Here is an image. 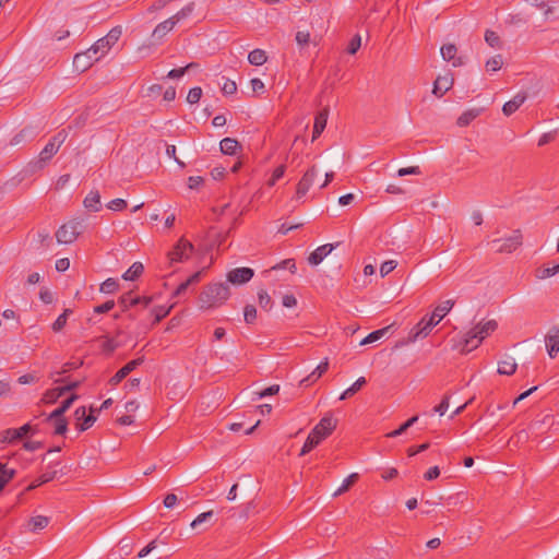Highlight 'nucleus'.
Here are the masks:
<instances>
[{"label":"nucleus","mask_w":559,"mask_h":559,"mask_svg":"<svg viewBox=\"0 0 559 559\" xmlns=\"http://www.w3.org/2000/svg\"><path fill=\"white\" fill-rule=\"evenodd\" d=\"M497 328L498 323L496 320H488L476 324L466 333L463 342L461 343V353L467 354L477 348L487 336L497 330Z\"/></svg>","instance_id":"f257e3e1"},{"label":"nucleus","mask_w":559,"mask_h":559,"mask_svg":"<svg viewBox=\"0 0 559 559\" xmlns=\"http://www.w3.org/2000/svg\"><path fill=\"white\" fill-rule=\"evenodd\" d=\"M229 286L225 283H214L205 286L200 294L201 308L210 309L223 305L229 297Z\"/></svg>","instance_id":"f03ea898"},{"label":"nucleus","mask_w":559,"mask_h":559,"mask_svg":"<svg viewBox=\"0 0 559 559\" xmlns=\"http://www.w3.org/2000/svg\"><path fill=\"white\" fill-rule=\"evenodd\" d=\"M68 132L62 129L57 132L39 152L38 157L29 163L34 170H39L46 167L51 158L58 153L60 146L64 143Z\"/></svg>","instance_id":"7ed1b4c3"},{"label":"nucleus","mask_w":559,"mask_h":559,"mask_svg":"<svg viewBox=\"0 0 559 559\" xmlns=\"http://www.w3.org/2000/svg\"><path fill=\"white\" fill-rule=\"evenodd\" d=\"M84 229L85 224L83 219H71L58 228L56 231V239L59 243H72L84 231Z\"/></svg>","instance_id":"20e7f679"},{"label":"nucleus","mask_w":559,"mask_h":559,"mask_svg":"<svg viewBox=\"0 0 559 559\" xmlns=\"http://www.w3.org/2000/svg\"><path fill=\"white\" fill-rule=\"evenodd\" d=\"M122 27H112L106 36L99 38L93 46L92 50L94 55L100 52V57L104 56L121 37Z\"/></svg>","instance_id":"39448f33"},{"label":"nucleus","mask_w":559,"mask_h":559,"mask_svg":"<svg viewBox=\"0 0 559 559\" xmlns=\"http://www.w3.org/2000/svg\"><path fill=\"white\" fill-rule=\"evenodd\" d=\"M522 242L523 236L520 229L513 230L508 238L492 240V245L497 246L496 251L499 253H511L521 247Z\"/></svg>","instance_id":"423d86ee"},{"label":"nucleus","mask_w":559,"mask_h":559,"mask_svg":"<svg viewBox=\"0 0 559 559\" xmlns=\"http://www.w3.org/2000/svg\"><path fill=\"white\" fill-rule=\"evenodd\" d=\"M193 250L194 246L189 240L180 238L174 249L168 253L170 263L182 262L189 259Z\"/></svg>","instance_id":"0eeeda50"},{"label":"nucleus","mask_w":559,"mask_h":559,"mask_svg":"<svg viewBox=\"0 0 559 559\" xmlns=\"http://www.w3.org/2000/svg\"><path fill=\"white\" fill-rule=\"evenodd\" d=\"M436 326V321L429 320L427 316H425L408 333L407 342L413 343L420 337H426L429 335L431 330Z\"/></svg>","instance_id":"6e6552de"},{"label":"nucleus","mask_w":559,"mask_h":559,"mask_svg":"<svg viewBox=\"0 0 559 559\" xmlns=\"http://www.w3.org/2000/svg\"><path fill=\"white\" fill-rule=\"evenodd\" d=\"M337 420L331 413H326L320 421L314 426L312 432L324 440L328 438L336 428Z\"/></svg>","instance_id":"1a4fd4ad"},{"label":"nucleus","mask_w":559,"mask_h":559,"mask_svg":"<svg viewBox=\"0 0 559 559\" xmlns=\"http://www.w3.org/2000/svg\"><path fill=\"white\" fill-rule=\"evenodd\" d=\"M151 302V297L133 296L132 292L124 293L118 299V305L121 307L123 312L128 311L130 308L136 305H142L144 308H146Z\"/></svg>","instance_id":"9d476101"},{"label":"nucleus","mask_w":559,"mask_h":559,"mask_svg":"<svg viewBox=\"0 0 559 559\" xmlns=\"http://www.w3.org/2000/svg\"><path fill=\"white\" fill-rule=\"evenodd\" d=\"M99 57H96V55L93 53L92 47L88 48L86 51L79 52L73 58V67L79 72H84L88 70L94 61H97Z\"/></svg>","instance_id":"9b49d317"},{"label":"nucleus","mask_w":559,"mask_h":559,"mask_svg":"<svg viewBox=\"0 0 559 559\" xmlns=\"http://www.w3.org/2000/svg\"><path fill=\"white\" fill-rule=\"evenodd\" d=\"M318 176V170L316 166L310 167L302 176V178L297 183L296 188V198H304L309 189L311 188L316 177Z\"/></svg>","instance_id":"f8f14e48"},{"label":"nucleus","mask_w":559,"mask_h":559,"mask_svg":"<svg viewBox=\"0 0 559 559\" xmlns=\"http://www.w3.org/2000/svg\"><path fill=\"white\" fill-rule=\"evenodd\" d=\"M144 361L143 357L133 359L127 362L122 368H120L110 379L109 384L111 386L118 385L124 378L129 376L133 370H135Z\"/></svg>","instance_id":"ddd939ff"},{"label":"nucleus","mask_w":559,"mask_h":559,"mask_svg":"<svg viewBox=\"0 0 559 559\" xmlns=\"http://www.w3.org/2000/svg\"><path fill=\"white\" fill-rule=\"evenodd\" d=\"M254 275L250 267H237L227 273V281L234 285L248 283Z\"/></svg>","instance_id":"4468645a"},{"label":"nucleus","mask_w":559,"mask_h":559,"mask_svg":"<svg viewBox=\"0 0 559 559\" xmlns=\"http://www.w3.org/2000/svg\"><path fill=\"white\" fill-rule=\"evenodd\" d=\"M329 117V108L324 107L320 110L314 117L313 130H312V141L317 140L321 133L324 131Z\"/></svg>","instance_id":"2eb2a0df"},{"label":"nucleus","mask_w":559,"mask_h":559,"mask_svg":"<svg viewBox=\"0 0 559 559\" xmlns=\"http://www.w3.org/2000/svg\"><path fill=\"white\" fill-rule=\"evenodd\" d=\"M548 355L554 358L559 352V328L554 326L545 338Z\"/></svg>","instance_id":"dca6fc26"},{"label":"nucleus","mask_w":559,"mask_h":559,"mask_svg":"<svg viewBox=\"0 0 559 559\" xmlns=\"http://www.w3.org/2000/svg\"><path fill=\"white\" fill-rule=\"evenodd\" d=\"M527 94L525 92L518 93L511 100L504 103L502 112L509 117L514 114L526 100Z\"/></svg>","instance_id":"f3484780"},{"label":"nucleus","mask_w":559,"mask_h":559,"mask_svg":"<svg viewBox=\"0 0 559 559\" xmlns=\"http://www.w3.org/2000/svg\"><path fill=\"white\" fill-rule=\"evenodd\" d=\"M453 85V78L449 75L444 76H437V79L433 82V90L432 93L437 97H442Z\"/></svg>","instance_id":"a211bd4d"},{"label":"nucleus","mask_w":559,"mask_h":559,"mask_svg":"<svg viewBox=\"0 0 559 559\" xmlns=\"http://www.w3.org/2000/svg\"><path fill=\"white\" fill-rule=\"evenodd\" d=\"M333 245L326 243L323 246L318 247L314 251H312L308 257V262L311 265H318L320 264L323 259L331 253L333 250Z\"/></svg>","instance_id":"6ab92c4d"},{"label":"nucleus","mask_w":559,"mask_h":559,"mask_svg":"<svg viewBox=\"0 0 559 559\" xmlns=\"http://www.w3.org/2000/svg\"><path fill=\"white\" fill-rule=\"evenodd\" d=\"M203 271H198L189 276L185 282H182L173 293V297H182L186 295L188 288L191 285H195L201 281V275Z\"/></svg>","instance_id":"aec40b11"},{"label":"nucleus","mask_w":559,"mask_h":559,"mask_svg":"<svg viewBox=\"0 0 559 559\" xmlns=\"http://www.w3.org/2000/svg\"><path fill=\"white\" fill-rule=\"evenodd\" d=\"M79 399V395L75 393H72L70 396H68L66 400L61 402V404L52 411L48 415V419H53L56 417H64V414L68 412V409L72 406V404Z\"/></svg>","instance_id":"412c9836"},{"label":"nucleus","mask_w":559,"mask_h":559,"mask_svg":"<svg viewBox=\"0 0 559 559\" xmlns=\"http://www.w3.org/2000/svg\"><path fill=\"white\" fill-rule=\"evenodd\" d=\"M453 306L454 301L451 299L441 302L439 306L435 308V310L432 311L428 319H433L437 325L447 316V313L452 309Z\"/></svg>","instance_id":"4be33fe9"},{"label":"nucleus","mask_w":559,"mask_h":559,"mask_svg":"<svg viewBox=\"0 0 559 559\" xmlns=\"http://www.w3.org/2000/svg\"><path fill=\"white\" fill-rule=\"evenodd\" d=\"M441 56L445 61H452L454 67L462 66V59L456 58L457 48L454 44H447L441 47Z\"/></svg>","instance_id":"5701e85b"},{"label":"nucleus","mask_w":559,"mask_h":559,"mask_svg":"<svg viewBox=\"0 0 559 559\" xmlns=\"http://www.w3.org/2000/svg\"><path fill=\"white\" fill-rule=\"evenodd\" d=\"M83 204L91 212H99L102 210V202L98 190H92L85 197Z\"/></svg>","instance_id":"b1692460"},{"label":"nucleus","mask_w":559,"mask_h":559,"mask_svg":"<svg viewBox=\"0 0 559 559\" xmlns=\"http://www.w3.org/2000/svg\"><path fill=\"white\" fill-rule=\"evenodd\" d=\"M45 423L50 424L53 427L52 433L55 436H66L68 431V420L66 417L48 419V416H46Z\"/></svg>","instance_id":"393cba45"},{"label":"nucleus","mask_w":559,"mask_h":559,"mask_svg":"<svg viewBox=\"0 0 559 559\" xmlns=\"http://www.w3.org/2000/svg\"><path fill=\"white\" fill-rule=\"evenodd\" d=\"M221 152L225 155H236L241 150L240 143L233 138H224L219 143Z\"/></svg>","instance_id":"a878e982"},{"label":"nucleus","mask_w":559,"mask_h":559,"mask_svg":"<svg viewBox=\"0 0 559 559\" xmlns=\"http://www.w3.org/2000/svg\"><path fill=\"white\" fill-rule=\"evenodd\" d=\"M481 108H472L464 111L456 120V124L459 127H467L474 119H476L480 114Z\"/></svg>","instance_id":"bb28decb"},{"label":"nucleus","mask_w":559,"mask_h":559,"mask_svg":"<svg viewBox=\"0 0 559 559\" xmlns=\"http://www.w3.org/2000/svg\"><path fill=\"white\" fill-rule=\"evenodd\" d=\"M177 24L176 20L171 17L165 20L164 22L157 24L155 29L153 31V36L157 38L164 37L167 33H169L175 25Z\"/></svg>","instance_id":"cd10ccee"},{"label":"nucleus","mask_w":559,"mask_h":559,"mask_svg":"<svg viewBox=\"0 0 559 559\" xmlns=\"http://www.w3.org/2000/svg\"><path fill=\"white\" fill-rule=\"evenodd\" d=\"M57 471L56 469H52V471H47L45 473H43L40 476H38L27 488L26 490H33L35 488H37L38 486H41L46 483H49L51 480H53L56 477H57Z\"/></svg>","instance_id":"c85d7f7f"},{"label":"nucleus","mask_w":559,"mask_h":559,"mask_svg":"<svg viewBox=\"0 0 559 559\" xmlns=\"http://www.w3.org/2000/svg\"><path fill=\"white\" fill-rule=\"evenodd\" d=\"M144 271V266L141 262H134L122 275L126 281H135L139 278Z\"/></svg>","instance_id":"c756f323"},{"label":"nucleus","mask_w":559,"mask_h":559,"mask_svg":"<svg viewBox=\"0 0 559 559\" xmlns=\"http://www.w3.org/2000/svg\"><path fill=\"white\" fill-rule=\"evenodd\" d=\"M322 441V438H319V436L314 435V432H310L307 437L299 455L304 456L307 453H309L312 449H314L320 442Z\"/></svg>","instance_id":"7c9ffc66"},{"label":"nucleus","mask_w":559,"mask_h":559,"mask_svg":"<svg viewBox=\"0 0 559 559\" xmlns=\"http://www.w3.org/2000/svg\"><path fill=\"white\" fill-rule=\"evenodd\" d=\"M34 136L35 133L32 128H24L11 139L10 144L19 145L23 142L32 140Z\"/></svg>","instance_id":"2f4dec72"},{"label":"nucleus","mask_w":559,"mask_h":559,"mask_svg":"<svg viewBox=\"0 0 559 559\" xmlns=\"http://www.w3.org/2000/svg\"><path fill=\"white\" fill-rule=\"evenodd\" d=\"M393 325H388L385 328H382V329H379V330H376L371 333H369L361 342H360V345H367V344H371V343H374L377 341H379L380 338H382L384 335L388 334V332L390 331V329L392 328Z\"/></svg>","instance_id":"473e14b6"},{"label":"nucleus","mask_w":559,"mask_h":559,"mask_svg":"<svg viewBox=\"0 0 559 559\" xmlns=\"http://www.w3.org/2000/svg\"><path fill=\"white\" fill-rule=\"evenodd\" d=\"M516 370V364L513 358H507L501 361H499L498 365V373L504 374V376H511Z\"/></svg>","instance_id":"72a5a7b5"},{"label":"nucleus","mask_w":559,"mask_h":559,"mask_svg":"<svg viewBox=\"0 0 559 559\" xmlns=\"http://www.w3.org/2000/svg\"><path fill=\"white\" fill-rule=\"evenodd\" d=\"M267 57L263 49H254L249 52L248 61L252 66H262L266 62Z\"/></svg>","instance_id":"f704fd0d"},{"label":"nucleus","mask_w":559,"mask_h":559,"mask_svg":"<svg viewBox=\"0 0 559 559\" xmlns=\"http://www.w3.org/2000/svg\"><path fill=\"white\" fill-rule=\"evenodd\" d=\"M64 393L61 386L49 389L44 393L41 401L45 404H55Z\"/></svg>","instance_id":"c9c22d12"},{"label":"nucleus","mask_w":559,"mask_h":559,"mask_svg":"<svg viewBox=\"0 0 559 559\" xmlns=\"http://www.w3.org/2000/svg\"><path fill=\"white\" fill-rule=\"evenodd\" d=\"M19 440H21V435L17 432L16 428H8L0 431L1 443H13Z\"/></svg>","instance_id":"e433bc0d"},{"label":"nucleus","mask_w":559,"mask_h":559,"mask_svg":"<svg viewBox=\"0 0 559 559\" xmlns=\"http://www.w3.org/2000/svg\"><path fill=\"white\" fill-rule=\"evenodd\" d=\"M367 383L365 377L358 378L347 390H345L340 400H346L357 393Z\"/></svg>","instance_id":"4c0bfd02"},{"label":"nucleus","mask_w":559,"mask_h":559,"mask_svg":"<svg viewBox=\"0 0 559 559\" xmlns=\"http://www.w3.org/2000/svg\"><path fill=\"white\" fill-rule=\"evenodd\" d=\"M96 413H99V411L93 406L90 407V414L86 415V417L84 418V420L80 424H76V428L80 430V431H85L87 430L88 428H91L93 426V424L96 421L97 417H96Z\"/></svg>","instance_id":"58836bf2"},{"label":"nucleus","mask_w":559,"mask_h":559,"mask_svg":"<svg viewBox=\"0 0 559 559\" xmlns=\"http://www.w3.org/2000/svg\"><path fill=\"white\" fill-rule=\"evenodd\" d=\"M15 469L8 468L7 464L0 463V491L15 476Z\"/></svg>","instance_id":"ea45409f"},{"label":"nucleus","mask_w":559,"mask_h":559,"mask_svg":"<svg viewBox=\"0 0 559 559\" xmlns=\"http://www.w3.org/2000/svg\"><path fill=\"white\" fill-rule=\"evenodd\" d=\"M48 524L49 518L44 515L33 516L28 522V526L32 532H38L40 530H44Z\"/></svg>","instance_id":"a19ab883"},{"label":"nucleus","mask_w":559,"mask_h":559,"mask_svg":"<svg viewBox=\"0 0 559 559\" xmlns=\"http://www.w3.org/2000/svg\"><path fill=\"white\" fill-rule=\"evenodd\" d=\"M418 420V416L415 415L413 417H411L409 419H407L405 423H403L397 429L389 432L386 435L388 438H396L399 436H401L402 433H404L409 427H412L415 423H417Z\"/></svg>","instance_id":"79ce46f5"},{"label":"nucleus","mask_w":559,"mask_h":559,"mask_svg":"<svg viewBox=\"0 0 559 559\" xmlns=\"http://www.w3.org/2000/svg\"><path fill=\"white\" fill-rule=\"evenodd\" d=\"M557 273H559V263L554 266L538 267L536 270L535 275L539 280H545V278L556 275Z\"/></svg>","instance_id":"37998d69"},{"label":"nucleus","mask_w":559,"mask_h":559,"mask_svg":"<svg viewBox=\"0 0 559 559\" xmlns=\"http://www.w3.org/2000/svg\"><path fill=\"white\" fill-rule=\"evenodd\" d=\"M72 313L71 309H64V311L52 323V331L60 332L67 324L68 317Z\"/></svg>","instance_id":"c03bdc74"},{"label":"nucleus","mask_w":559,"mask_h":559,"mask_svg":"<svg viewBox=\"0 0 559 559\" xmlns=\"http://www.w3.org/2000/svg\"><path fill=\"white\" fill-rule=\"evenodd\" d=\"M502 64H503L502 56L496 55L487 60L485 67L488 72H496L501 69Z\"/></svg>","instance_id":"a18cd8bd"},{"label":"nucleus","mask_w":559,"mask_h":559,"mask_svg":"<svg viewBox=\"0 0 559 559\" xmlns=\"http://www.w3.org/2000/svg\"><path fill=\"white\" fill-rule=\"evenodd\" d=\"M358 479V474L354 473L350 474L348 477L345 478L342 486L336 490L334 496H338L347 491Z\"/></svg>","instance_id":"49530a36"},{"label":"nucleus","mask_w":559,"mask_h":559,"mask_svg":"<svg viewBox=\"0 0 559 559\" xmlns=\"http://www.w3.org/2000/svg\"><path fill=\"white\" fill-rule=\"evenodd\" d=\"M121 344L117 342L115 337H107L105 336V341L103 343V352L106 354H112L118 347H120Z\"/></svg>","instance_id":"de8ad7c7"},{"label":"nucleus","mask_w":559,"mask_h":559,"mask_svg":"<svg viewBox=\"0 0 559 559\" xmlns=\"http://www.w3.org/2000/svg\"><path fill=\"white\" fill-rule=\"evenodd\" d=\"M199 64L195 62H190L183 68L173 69L168 72L167 78L169 79H179L185 75V73L192 68H197Z\"/></svg>","instance_id":"09e8293b"},{"label":"nucleus","mask_w":559,"mask_h":559,"mask_svg":"<svg viewBox=\"0 0 559 559\" xmlns=\"http://www.w3.org/2000/svg\"><path fill=\"white\" fill-rule=\"evenodd\" d=\"M119 287L118 282L115 278H107L100 284V292L104 294H114Z\"/></svg>","instance_id":"8fccbe9b"},{"label":"nucleus","mask_w":559,"mask_h":559,"mask_svg":"<svg viewBox=\"0 0 559 559\" xmlns=\"http://www.w3.org/2000/svg\"><path fill=\"white\" fill-rule=\"evenodd\" d=\"M171 310V307L165 308L164 306H157L152 309V313L154 314L153 323L160 322L164 318H166Z\"/></svg>","instance_id":"3c124183"},{"label":"nucleus","mask_w":559,"mask_h":559,"mask_svg":"<svg viewBox=\"0 0 559 559\" xmlns=\"http://www.w3.org/2000/svg\"><path fill=\"white\" fill-rule=\"evenodd\" d=\"M258 299H259V305L262 309L269 311L272 308V304H273L272 299L265 290H263V289L259 290Z\"/></svg>","instance_id":"603ef678"},{"label":"nucleus","mask_w":559,"mask_h":559,"mask_svg":"<svg viewBox=\"0 0 559 559\" xmlns=\"http://www.w3.org/2000/svg\"><path fill=\"white\" fill-rule=\"evenodd\" d=\"M361 46V37L359 34H356L353 36V38L349 40L346 52L349 55H355Z\"/></svg>","instance_id":"864d4df0"},{"label":"nucleus","mask_w":559,"mask_h":559,"mask_svg":"<svg viewBox=\"0 0 559 559\" xmlns=\"http://www.w3.org/2000/svg\"><path fill=\"white\" fill-rule=\"evenodd\" d=\"M485 40L490 47H500L501 40L499 35L490 29H487L485 33Z\"/></svg>","instance_id":"5fc2aeb1"},{"label":"nucleus","mask_w":559,"mask_h":559,"mask_svg":"<svg viewBox=\"0 0 559 559\" xmlns=\"http://www.w3.org/2000/svg\"><path fill=\"white\" fill-rule=\"evenodd\" d=\"M106 206L111 211L120 212L127 209L128 203L126 200L118 198L108 202Z\"/></svg>","instance_id":"6e6d98bb"},{"label":"nucleus","mask_w":559,"mask_h":559,"mask_svg":"<svg viewBox=\"0 0 559 559\" xmlns=\"http://www.w3.org/2000/svg\"><path fill=\"white\" fill-rule=\"evenodd\" d=\"M245 321L248 324L254 323L257 319V309L253 305H247L243 310Z\"/></svg>","instance_id":"4d7b16f0"},{"label":"nucleus","mask_w":559,"mask_h":559,"mask_svg":"<svg viewBox=\"0 0 559 559\" xmlns=\"http://www.w3.org/2000/svg\"><path fill=\"white\" fill-rule=\"evenodd\" d=\"M202 97V88L199 86L192 87L187 96V102L191 105L200 102Z\"/></svg>","instance_id":"13d9d810"},{"label":"nucleus","mask_w":559,"mask_h":559,"mask_svg":"<svg viewBox=\"0 0 559 559\" xmlns=\"http://www.w3.org/2000/svg\"><path fill=\"white\" fill-rule=\"evenodd\" d=\"M193 9H194V3L190 2L189 4L183 7L180 11H178L175 15H173V19L176 20V22L178 23L182 19L190 15L192 13Z\"/></svg>","instance_id":"bf43d9fd"},{"label":"nucleus","mask_w":559,"mask_h":559,"mask_svg":"<svg viewBox=\"0 0 559 559\" xmlns=\"http://www.w3.org/2000/svg\"><path fill=\"white\" fill-rule=\"evenodd\" d=\"M214 515V512L211 510V511H207V512H203L201 514H199L190 524V526L192 528H197L200 524L209 521L210 519H212Z\"/></svg>","instance_id":"052dcab7"},{"label":"nucleus","mask_w":559,"mask_h":559,"mask_svg":"<svg viewBox=\"0 0 559 559\" xmlns=\"http://www.w3.org/2000/svg\"><path fill=\"white\" fill-rule=\"evenodd\" d=\"M82 365H83V360H80V359H78L75 361H68L62 365L61 370L58 371L57 374H59V376L64 374V373L69 372L70 370L80 368Z\"/></svg>","instance_id":"680f3d73"},{"label":"nucleus","mask_w":559,"mask_h":559,"mask_svg":"<svg viewBox=\"0 0 559 559\" xmlns=\"http://www.w3.org/2000/svg\"><path fill=\"white\" fill-rule=\"evenodd\" d=\"M16 430L21 435V439H23L24 437H27L28 435L36 433L38 431V427L33 426L32 424L27 423V424L23 425L22 427L16 428Z\"/></svg>","instance_id":"e2e57ef3"},{"label":"nucleus","mask_w":559,"mask_h":559,"mask_svg":"<svg viewBox=\"0 0 559 559\" xmlns=\"http://www.w3.org/2000/svg\"><path fill=\"white\" fill-rule=\"evenodd\" d=\"M396 265H397V263L394 260H389V261L383 262L380 266L381 277H384L388 274H390L396 267Z\"/></svg>","instance_id":"0e129e2a"},{"label":"nucleus","mask_w":559,"mask_h":559,"mask_svg":"<svg viewBox=\"0 0 559 559\" xmlns=\"http://www.w3.org/2000/svg\"><path fill=\"white\" fill-rule=\"evenodd\" d=\"M285 170H286L285 165H280V166H277V167L274 169V171H273V174H272L271 179L269 180V186H274V185H275V182H276L277 180H280L281 178H283V176H284V174H285Z\"/></svg>","instance_id":"69168bd1"},{"label":"nucleus","mask_w":559,"mask_h":559,"mask_svg":"<svg viewBox=\"0 0 559 559\" xmlns=\"http://www.w3.org/2000/svg\"><path fill=\"white\" fill-rule=\"evenodd\" d=\"M222 92L225 95H233L237 92V84L235 81H231L229 79H225V82L222 86Z\"/></svg>","instance_id":"338daca9"},{"label":"nucleus","mask_w":559,"mask_h":559,"mask_svg":"<svg viewBox=\"0 0 559 559\" xmlns=\"http://www.w3.org/2000/svg\"><path fill=\"white\" fill-rule=\"evenodd\" d=\"M556 135H557L556 130L542 134V136L538 139L537 145L544 146V145L552 142L556 139Z\"/></svg>","instance_id":"774afa93"}]
</instances>
